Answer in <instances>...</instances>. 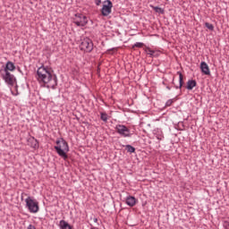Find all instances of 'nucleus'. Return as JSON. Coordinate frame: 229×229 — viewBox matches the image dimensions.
Listing matches in <instances>:
<instances>
[{
  "mask_svg": "<svg viewBox=\"0 0 229 229\" xmlns=\"http://www.w3.org/2000/svg\"><path fill=\"white\" fill-rule=\"evenodd\" d=\"M36 80L44 85L47 89H56L58 85V78L53 74V70L49 66L41 65L38 68L36 73Z\"/></svg>",
  "mask_w": 229,
  "mask_h": 229,
  "instance_id": "obj_1",
  "label": "nucleus"
},
{
  "mask_svg": "<svg viewBox=\"0 0 229 229\" xmlns=\"http://www.w3.org/2000/svg\"><path fill=\"white\" fill-rule=\"evenodd\" d=\"M56 146H55V149L64 160H67V153H69V143L64 138H59L55 141Z\"/></svg>",
  "mask_w": 229,
  "mask_h": 229,
  "instance_id": "obj_2",
  "label": "nucleus"
},
{
  "mask_svg": "<svg viewBox=\"0 0 229 229\" xmlns=\"http://www.w3.org/2000/svg\"><path fill=\"white\" fill-rule=\"evenodd\" d=\"M0 76L9 89L17 85V78L12 72H0Z\"/></svg>",
  "mask_w": 229,
  "mask_h": 229,
  "instance_id": "obj_3",
  "label": "nucleus"
},
{
  "mask_svg": "<svg viewBox=\"0 0 229 229\" xmlns=\"http://www.w3.org/2000/svg\"><path fill=\"white\" fill-rule=\"evenodd\" d=\"M114 130L116 133H118L120 137H123V139H130L133 136V131L124 124H116Z\"/></svg>",
  "mask_w": 229,
  "mask_h": 229,
  "instance_id": "obj_4",
  "label": "nucleus"
},
{
  "mask_svg": "<svg viewBox=\"0 0 229 229\" xmlns=\"http://www.w3.org/2000/svg\"><path fill=\"white\" fill-rule=\"evenodd\" d=\"M25 203H26V208H28L30 214H37V212L40 210V208L38 207V201L31 196H29L25 199Z\"/></svg>",
  "mask_w": 229,
  "mask_h": 229,
  "instance_id": "obj_5",
  "label": "nucleus"
},
{
  "mask_svg": "<svg viewBox=\"0 0 229 229\" xmlns=\"http://www.w3.org/2000/svg\"><path fill=\"white\" fill-rule=\"evenodd\" d=\"M79 47L81 51H84V53H92V49H94V43L92 42V39L84 38L81 39Z\"/></svg>",
  "mask_w": 229,
  "mask_h": 229,
  "instance_id": "obj_6",
  "label": "nucleus"
},
{
  "mask_svg": "<svg viewBox=\"0 0 229 229\" xmlns=\"http://www.w3.org/2000/svg\"><path fill=\"white\" fill-rule=\"evenodd\" d=\"M73 22L76 26L83 28L89 24V19L82 13H76L73 18Z\"/></svg>",
  "mask_w": 229,
  "mask_h": 229,
  "instance_id": "obj_7",
  "label": "nucleus"
},
{
  "mask_svg": "<svg viewBox=\"0 0 229 229\" xmlns=\"http://www.w3.org/2000/svg\"><path fill=\"white\" fill-rule=\"evenodd\" d=\"M106 3L107 4H104L101 9L103 17H108V15L112 13V8H114V4H112V1L107 0Z\"/></svg>",
  "mask_w": 229,
  "mask_h": 229,
  "instance_id": "obj_8",
  "label": "nucleus"
},
{
  "mask_svg": "<svg viewBox=\"0 0 229 229\" xmlns=\"http://www.w3.org/2000/svg\"><path fill=\"white\" fill-rule=\"evenodd\" d=\"M15 69V64H13L12 61H7L5 65L0 69V72H13Z\"/></svg>",
  "mask_w": 229,
  "mask_h": 229,
  "instance_id": "obj_9",
  "label": "nucleus"
},
{
  "mask_svg": "<svg viewBox=\"0 0 229 229\" xmlns=\"http://www.w3.org/2000/svg\"><path fill=\"white\" fill-rule=\"evenodd\" d=\"M155 138H157V140H164V131L160 128H156L152 131Z\"/></svg>",
  "mask_w": 229,
  "mask_h": 229,
  "instance_id": "obj_10",
  "label": "nucleus"
},
{
  "mask_svg": "<svg viewBox=\"0 0 229 229\" xmlns=\"http://www.w3.org/2000/svg\"><path fill=\"white\" fill-rule=\"evenodd\" d=\"M200 71L202 74H205L206 76H210V68L206 62L200 63Z\"/></svg>",
  "mask_w": 229,
  "mask_h": 229,
  "instance_id": "obj_11",
  "label": "nucleus"
},
{
  "mask_svg": "<svg viewBox=\"0 0 229 229\" xmlns=\"http://www.w3.org/2000/svg\"><path fill=\"white\" fill-rule=\"evenodd\" d=\"M125 203L128 207H135V205H137V199L133 196H127Z\"/></svg>",
  "mask_w": 229,
  "mask_h": 229,
  "instance_id": "obj_12",
  "label": "nucleus"
},
{
  "mask_svg": "<svg viewBox=\"0 0 229 229\" xmlns=\"http://www.w3.org/2000/svg\"><path fill=\"white\" fill-rule=\"evenodd\" d=\"M28 143H29V146H30V148H33V149H38V140H37V139H35V137L30 138L28 140Z\"/></svg>",
  "mask_w": 229,
  "mask_h": 229,
  "instance_id": "obj_13",
  "label": "nucleus"
},
{
  "mask_svg": "<svg viewBox=\"0 0 229 229\" xmlns=\"http://www.w3.org/2000/svg\"><path fill=\"white\" fill-rule=\"evenodd\" d=\"M59 228L60 229H72V226H71V225H69V223L67 221L60 220Z\"/></svg>",
  "mask_w": 229,
  "mask_h": 229,
  "instance_id": "obj_14",
  "label": "nucleus"
},
{
  "mask_svg": "<svg viewBox=\"0 0 229 229\" xmlns=\"http://www.w3.org/2000/svg\"><path fill=\"white\" fill-rule=\"evenodd\" d=\"M197 85H198V82H196V81L189 80L187 81L186 89H187V90H192V89H194V87H196Z\"/></svg>",
  "mask_w": 229,
  "mask_h": 229,
  "instance_id": "obj_15",
  "label": "nucleus"
},
{
  "mask_svg": "<svg viewBox=\"0 0 229 229\" xmlns=\"http://www.w3.org/2000/svg\"><path fill=\"white\" fill-rule=\"evenodd\" d=\"M145 52L150 56V58H153L154 56H158V54H156L157 51L152 50L149 47H146Z\"/></svg>",
  "mask_w": 229,
  "mask_h": 229,
  "instance_id": "obj_16",
  "label": "nucleus"
},
{
  "mask_svg": "<svg viewBox=\"0 0 229 229\" xmlns=\"http://www.w3.org/2000/svg\"><path fill=\"white\" fill-rule=\"evenodd\" d=\"M177 74L179 76V86H175V89H182V87H183V74L182 73V72H177Z\"/></svg>",
  "mask_w": 229,
  "mask_h": 229,
  "instance_id": "obj_17",
  "label": "nucleus"
},
{
  "mask_svg": "<svg viewBox=\"0 0 229 229\" xmlns=\"http://www.w3.org/2000/svg\"><path fill=\"white\" fill-rule=\"evenodd\" d=\"M150 8H152L156 13H161L162 15H164V9H162V7H158V6H155V5H151L150 4Z\"/></svg>",
  "mask_w": 229,
  "mask_h": 229,
  "instance_id": "obj_18",
  "label": "nucleus"
},
{
  "mask_svg": "<svg viewBox=\"0 0 229 229\" xmlns=\"http://www.w3.org/2000/svg\"><path fill=\"white\" fill-rule=\"evenodd\" d=\"M100 119L104 123H106L108 121V114L106 113H101L100 114Z\"/></svg>",
  "mask_w": 229,
  "mask_h": 229,
  "instance_id": "obj_19",
  "label": "nucleus"
},
{
  "mask_svg": "<svg viewBox=\"0 0 229 229\" xmlns=\"http://www.w3.org/2000/svg\"><path fill=\"white\" fill-rule=\"evenodd\" d=\"M128 153H135V148L131 145H125Z\"/></svg>",
  "mask_w": 229,
  "mask_h": 229,
  "instance_id": "obj_20",
  "label": "nucleus"
},
{
  "mask_svg": "<svg viewBox=\"0 0 229 229\" xmlns=\"http://www.w3.org/2000/svg\"><path fill=\"white\" fill-rule=\"evenodd\" d=\"M14 89H15V92H13V90H12V88L10 89H11V93L13 96H19V86L17 84H14Z\"/></svg>",
  "mask_w": 229,
  "mask_h": 229,
  "instance_id": "obj_21",
  "label": "nucleus"
},
{
  "mask_svg": "<svg viewBox=\"0 0 229 229\" xmlns=\"http://www.w3.org/2000/svg\"><path fill=\"white\" fill-rule=\"evenodd\" d=\"M173 103H174V99H173V98L168 99V100L165 102V108L171 106L173 105Z\"/></svg>",
  "mask_w": 229,
  "mask_h": 229,
  "instance_id": "obj_22",
  "label": "nucleus"
},
{
  "mask_svg": "<svg viewBox=\"0 0 229 229\" xmlns=\"http://www.w3.org/2000/svg\"><path fill=\"white\" fill-rule=\"evenodd\" d=\"M144 47V43L142 42H136L133 46H132V49H134V47Z\"/></svg>",
  "mask_w": 229,
  "mask_h": 229,
  "instance_id": "obj_23",
  "label": "nucleus"
},
{
  "mask_svg": "<svg viewBox=\"0 0 229 229\" xmlns=\"http://www.w3.org/2000/svg\"><path fill=\"white\" fill-rule=\"evenodd\" d=\"M205 26L210 31H214V25L212 23L206 22Z\"/></svg>",
  "mask_w": 229,
  "mask_h": 229,
  "instance_id": "obj_24",
  "label": "nucleus"
},
{
  "mask_svg": "<svg viewBox=\"0 0 229 229\" xmlns=\"http://www.w3.org/2000/svg\"><path fill=\"white\" fill-rule=\"evenodd\" d=\"M223 226L225 229H229V220H225L223 223Z\"/></svg>",
  "mask_w": 229,
  "mask_h": 229,
  "instance_id": "obj_25",
  "label": "nucleus"
},
{
  "mask_svg": "<svg viewBox=\"0 0 229 229\" xmlns=\"http://www.w3.org/2000/svg\"><path fill=\"white\" fill-rule=\"evenodd\" d=\"M72 74H74V76H78L79 74L78 70L77 69L72 70Z\"/></svg>",
  "mask_w": 229,
  "mask_h": 229,
  "instance_id": "obj_26",
  "label": "nucleus"
},
{
  "mask_svg": "<svg viewBox=\"0 0 229 229\" xmlns=\"http://www.w3.org/2000/svg\"><path fill=\"white\" fill-rule=\"evenodd\" d=\"M27 229H37V228H36L35 225H29V226L27 227Z\"/></svg>",
  "mask_w": 229,
  "mask_h": 229,
  "instance_id": "obj_27",
  "label": "nucleus"
},
{
  "mask_svg": "<svg viewBox=\"0 0 229 229\" xmlns=\"http://www.w3.org/2000/svg\"><path fill=\"white\" fill-rule=\"evenodd\" d=\"M99 4H101V0H98V1L97 2V6H99Z\"/></svg>",
  "mask_w": 229,
  "mask_h": 229,
  "instance_id": "obj_28",
  "label": "nucleus"
},
{
  "mask_svg": "<svg viewBox=\"0 0 229 229\" xmlns=\"http://www.w3.org/2000/svg\"><path fill=\"white\" fill-rule=\"evenodd\" d=\"M167 90H171V87L166 86Z\"/></svg>",
  "mask_w": 229,
  "mask_h": 229,
  "instance_id": "obj_29",
  "label": "nucleus"
},
{
  "mask_svg": "<svg viewBox=\"0 0 229 229\" xmlns=\"http://www.w3.org/2000/svg\"><path fill=\"white\" fill-rule=\"evenodd\" d=\"M94 223H98V218H94Z\"/></svg>",
  "mask_w": 229,
  "mask_h": 229,
  "instance_id": "obj_30",
  "label": "nucleus"
},
{
  "mask_svg": "<svg viewBox=\"0 0 229 229\" xmlns=\"http://www.w3.org/2000/svg\"><path fill=\"white\" fill-rule=\"evenodd\" d=\"M114 49H115V48H110V49H108V51H114Z\"/></svg>",
  "mask_w": 229,
  "mask_h": 229,
  "instance_id": "obj_31",
  "label": "nucleus"
},
{
  "mask_svg": "<svg viewBox=\"0 0 229 229\" xmlns=\"http://www.w3.org/2000/svg\"><path fill=\"white\" fill-rule=\"evenodd\" d=\"M172 83H174V79H173Z\"/></svg>",
  "mask_w": 229,
  "mask_h": 229,
  "instance_id": "obj_32",
  "label": "nucleus"
}]
</instances>
